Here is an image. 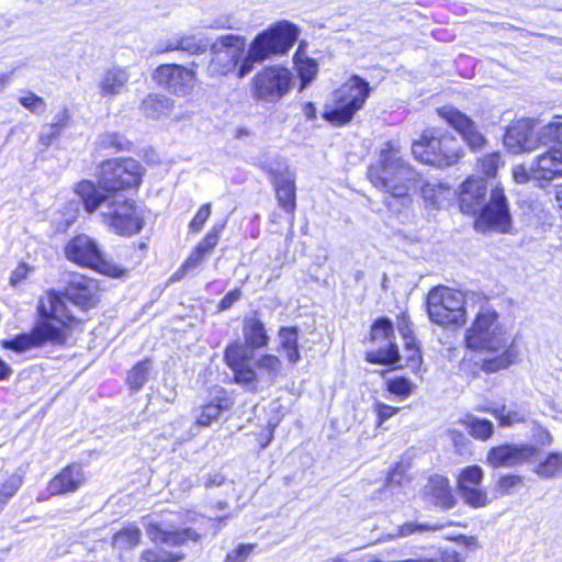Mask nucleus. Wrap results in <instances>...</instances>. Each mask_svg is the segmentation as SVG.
<instances>
[{"label":"nucleus","instance_id":"52","mask_svg":"<svg viewBox=\"0 0 562 562\" xmlns=\"http://www.w3.org/2000/svg\"><path fill=\"white\" fill-rule=\"evenodd\" d=\"M522 479L519 475L507 474L499 477L496 483V493L501 496L510 494L515 488L519 487Z\"/></svg>","mask_w":562,"mask_h":562},{"label":"nucleus","instance_id":"36","mask_svg":"<svg viewBox=\"0 0 562 562\" xmlns=\"http://www.w3.org/2000/svg\"><path fill=\"white\" fill-rule=\"evenodd\" d=\"M533 472L542 479H553L562 475V453L551 452L549 456L538 463Z\"/></svg>","mask_w":562,"mask_h":562},{"label":"nucleus","instance_id":"37","mask_svg":"<svg viewBox=\"0 0 562 562\" xmlns=\"http://www.w3.org/2000/svg\"><path fill=\"white\" fill-rule=\"evenodd\" d=\"M142 531L138 527L130 525L113 537V546L117 550H131L140 542Z\"/></svg>","mask_w":562,"mask_h":562},{"label":"nucleus","instance_id":"23","mask_svg":"<svg viewBox=\"0 0 562 562\" xmlns=\"http://www.w3.org/2000/svg\"><path fill=\"white\" fill-rule=\"evenodd\" d=\"M232 407L231 400L226 396V392L216 387L212 392V396L207 403L198 407L194 412L198 426L206 427L217 420L224 411Z\"/></svg>","mask_w":562,"mask_h":562},{"label":"nucleus","instance_id":"45","mask_svg":"<svg viewBox=\"0 0 562 562\" xmlns=\"http://www.w3.org/2000/svg\"><path fill=\"white\" fill-rule=\"evenodd\" d=\"M182 559L183 554L170 552L160 548L147 549L140 554V560L144 562H178Z\"/></svg>","mask_w":562,"mask_h":562},{"label":"nucleus","instance_id":"17","mask_svg":"<svg viewBox=\"0 0 562 562\" xmlns=\"http://www.w3.org/2000/svg\"><path fill=\"white\" fill-rule=\"evenodd\" d=\"M484 471L479 465H469L458 475L457 485L461 498L471 507L480 508L488 504L487 493L481 487Z\"/></svg>","mask_w":562,"mask_h":562},{"label":"nucleus","instance_id":"50","mask_svg":"<svg viewBox=\"0 0 562 562\" xmlns=\"http://www.w3.org/2000/svg\"><path fill=\"white\" fill-rule=\"evenodd\" d=\"M19 102L29 111L35 114H42L46 110V102L43 98L38 97L32 91L24 92Z\"/></svg>","mask_w":562,"mask_h":562},{"label":"nucleus","instance_id":"56","mask_svg":"<svg viewBox=\"0 0 562 562\" xmlns=\"http://www.w3.org/2000/svg\"><path fill=\"white\" fill-rule=\"evenodd\" d=\"M373 409L378 415L379 426H381L385 420L394 416L400 411L398 407H393L379 401L374 403Z\"/></svg>","mask_w":562,"mask_h":562},{"label":"nucleus","instance_id":"7","mask_svg":"<svg viewBox=\"0 0 562 562\" xmlns=\"http://www.w3.org/2000/svg\"><path fill=\"white\" fill-rule=\"evenodd\" d=\"M412 154L424 164L445 168L459 161L461 148L452 136L437 137L432 131H425L420 138L413 143Z\"/></svg>","mask_w":562,"mask_h":562},{"label":"nucleus","instance_id":"6","mask_svg":"<svg viewBox=\"0 0 562 562\" xmlns=\"http://www.w3.org/2000/svg\"><path fill=\"white\" fill-rule=\"evenodd\" d=\"M65 257L72 263L92 269L111 278H125L128 270L109 260L92 237L80 234L65 246Z\"/></svg>","mask_w":562,"mask_h":562},{"label":"nucleus","instance_id":"47","mask_svg":"<svg viewBox=\"0 0 562 562\" xmlns=\"http://www.w3.org/2000/svg\"><path fill=\"white\" fill-rule=\"evenodd\" d=\"M234 372V380L236 383L255 391L257 389L258 375L256 371L248 366V363L238 366L232 369Z\"/></svg>","mask_w":562,"mask_h":562},{"label":"nucleus","instance_id":"42","mask_svg":"<svg viewBox=\"0 0 562 562\" xmlns=\"http://www.w3.org/2000/svg\"><path fill=\"white\" fill-rule=\"evenodd\" d=\"M151 362L146 359L136 363L127 375V383L132 390L138 391L148 379Z\"/></svg>","mask_w":562,"mask_h":562},{"label":"nucleus","instance_id":"4","mask_svg":"<svg viewBox=\"0 0 562 562\" xmlns=\"http://www.w3.org/2000/svg\"><path fill=\"white\" fill-rule=\"evenodd\" d=\"M368 178L379 190L398 200L402 206L411 203L408 192L417 182V173L406 164L397 144L387 142L378 160L369 167Z\"/></svg>","mask_w":562,"mask_h":562},{"label":"nucleus","instance_id":"54","mask_svg":"<svg viewBox=\"0 0 562 562\" xmlns=\"http://www.w3.org/2000/svg\"><path fill=\"white\" fill-rule=\"evenodd\" d=\"M211 215V203L203 204L189 223V231L191 233H199Z\"/></svg>","mask_w":562,"mask_h":562},{"label":"nucleus","instance_id":"62","mask_svg":"<svg viewBox=\"0 0 562 562\" xmlns=\"http://www.w3.org/2000/svg\"><path fill=\"white\" fill-rule=\"evenodd\" d=\"M241 296V291L239 289H235L228 292L220 302L218 310L226 311L233 306Z\"/></svg>","mask_w":562,"mask_h":562},{"label":"nucleus","instance_id":"8","mask_svg":"<svg viewBox=\"0 0 562 562\" xmlns=\"http://www.w3.org/2000/svg\"><path fill=\"white\" fill-rule=\"evenodd\" d=\"M143 168L132 158L110 159L100 165L98 187L102 193H121L140 184Z\"/></svg>","mask_w":562,"mask_h":562},{"label":"nucleus","instance_id":"13","mask_svg":"<svg viewBox=\"0 0 562 562\" xmlns=\"http://www.w3.org/2000/svg\"><path fill=\"white\" fill-rule=\"evenodd\" d=\"M474 227L477 232L494 231L506 234L512 228V216L503 189L495 188L488 203L480 210Z\"/></svg>","mask_w":562,"mask_h":562},{"label":"nucleus","instance_id":"18","mask_svg":"<svg viewBox=\"0 0 562 562\" xmlns=\"http://www.w3.org/2000/svg\"><path fill=\"white\" fill-rule=\"evenodd\" d=\"M224 227V223L214 224L205 237L190 252L180 268L171 276L170 281H179L188 273L196 270L218 244Z\"/></svg>","mask_w":562,"mask_h":562},{"label":"nucleus","instance_id":"1","mask_svg":"<svg viewBox=\"0 0 562 562\" xmlns=\"http://www.w3.org/2000/svg\"><path fill=\"white\" fill-rule=\"evenodd\" d=\"M467 348L486 353L482 370L494 373L506 370L518 359L516 339L501 324L496 311L482 307L464 335Z\"/></svg>","mask_w":562,"mask_h":562},{"label":"nucleus","instance_id":"27","mask_svg":"<svg viewBox=\"0 0 562 562\" xmlns=\"http://www.w3.org/2000/svg\"><path fill=\"white\" fill-rule=\"evenodd\" d=\"M485 181L477 178L467 179L460 192V210L467 214H477L481 210L482 202L486 195Z\"/></svg>","mask_w":562,"mask_h":562},{"label":"nucleus","instance_id":"51","mask_svg":"<svg viewBox=\"0 0 562 562\" xmlns=\"http://www.w3.org/2000/svg\"><path fill=\"white\" fill-rule=\"evenodd\" d=\"M501 165V155L498 153H492L485 155L477 161L479 170L484 173L486 177H494L496 175V170Z\"/></svg>","mask_w":562,"mask_h":562},{"label":"nucleus","instance_id":"12","mask_svg":"<svg viewBox=\"0 0 562 562\" xmlns=\"http://www.w3.org/2000/svg\"><path fill=\"white\" fill-rule=\"evenodd\" d=\"M294 83L292 72L281 66L261 69L252 79V97L265 102H277L290 92Z\"/></svg>","mask_w":562,"mask_h":562},{"label":"nucleus","instance_id":"14","mask_svg":"<svg viewBox=\"0 0 562 562\" xmlns=\"http://www.w3.org/2000/svg\"><path fill=\"white\" fill-rule=\"evenodd\" d=\"M99 292V283L97 280L82 274H75L68 282L65 294L57 293V295L65 302V313L72 316V319L69 321V325L67 326V331L76 323L77 319V317L69 310L68 304L71 303L81 310H89L98 304L100 300ZM54 293L56 294V292Z\"/></svg>","mask_w":562,"mask_h":562},{"label":"nucleus","instance_id":"48","mask_svg":"<svg viewBox=\"0 0 562 562\" xmlns=\"http://www.w3.org/2000/svg\"><path fill=\"white\" fill-rule=\"evenodd\" d=\"M98 146L104 149L125 150L130 148V142L119 133L108 132L99 136Z\"/></svg>","mask_w":562,"mask_h":562},{"label":"nucleus","instance_id":"64","mask_svg":"<svg viewBox=\"0 0 562 562\" xmlns=\"http://www.w3.org/2000/svg\"><path fill=\"white\" fill-rule=\"evenodd\" d=\"M456 540L470 550L480 548L477 538L473 536H459Z\"/></svg>","mask_w":562,"mask_h":562},{"label":"nucleus","instance_id":"30","mask_svg":"<svg viewBox=\"0 0 562 562\" xmlns=\"http://www.w3.org/2000/svg\"><path fill=\"white\" fill-rule=\"evenodd\" d=\"M459 423L476 440L486 441L494 434V425L491 420L479 418L473 414L464 415Z\"/></svg>","mask_w":562,"mask_h":562},{"label":"nucleus","instance_id":"49","mask_svg":"<svg viewBox=\"0 0 562 562\" xmlns=\"http://www.w3.org/2000/svg\"><path fill=\"white\" fill-rule=\"evenodd\" d=\"M256 367L266 373L270 380L278 376L281 369V361L273 355H263L256 361Z\"/></svg>","mask_w":562,"mask_h":562},{"label":"nucleus","instance_id":"15","mask_svg":"<svg viewBox=\"0 0 562 562\" xmlns=\"http://www.w3.org/2000/svg\"><path fill=\"white\" fill-rule=\"evenodd\" d=\"M195 63H192L191 68L178 64L160 65L155 69L153 79L159 87L170 93L187 97L192 92L195 85Z\"/></svg>","mask_w":562,"mask_h":562},{"label":"nucleus","instance_id":"35","mask_svg":"<svg viewBox=\"0 0 562 562\" xmlns=\"http://www.w3.org/2000/svg\"><path fill=\"white\" fill-rule=\"evenodd\" d=\"M279 344L291 363H296L300 360L297 329L295 327H282L279 331Z\"/></svg>","mask_w":562,"mask_h":562},{"label":"nucleus","instance_id":"40","mask_svg":"<svg viewBox=\"0 0 562 562\" xmlns=\"http://www.w3.org/2000/svg\"><path fill=\"white\" fill-rule=\"evenodd\" d=\"M541 136L544 140V147L562 148V117L557 116L553 121L541 126Z\"/></svg>","mask_w":562,"mask_h":562},{"label":"nucleus","instance_id":"43","mask_svg":"<svg viewBox=\"0 0 562 562\" xmlns=\"http://www.w3.org/2000/svg\"><path fill=\"white\" fill-rule=\"evenodd\" d=\"M224 358L226 364L231 369H234L237 368L238 366L248 363L250 355L248 349L244 345L239 342H234L227 346Z\"/></svg>","mask_w":562,"mask_h":562},{"label":"nucleus","instance_id":"46","mask_svg":"<svg viewBox=\"0 0 562 562\" xmlns=\"http://www.w3.org/2000/svg\"><path fill=\"white\" fill-rule=\"evenodd\" d=\"M385 385L390 393L402 398L408 397L416 387L409 379L403 376L387 379Z\"/></svg>","mask_w":562,"mask_h":562},{"label":"nucleus","instance_id":"20","mask_svg":"<svg viewBox=\"0 0 562 562\" xmlns=\"http://www.w3.org/2000/svg\"><path fill=\"white\" fill-rule=\"evenodd\" d=\"M439 115L452 126L472 149H481L485 144V137L477 130L476 124L464 113L453 106H442Z\"/></svg>","mask_w":562,"mask_h":562},{"label":"nucleus","instance_id":"11","mask_svg":"<svg viewBox=\"0 0 562 562\" xmlns=\"http://www.w3.org/2000/svg\"><path fill=\"white\" fill-rule=\"evenodd\" d=\"M296 38L297 29L286 21L280 22L254 38L249 45L251 58L263 61L273 55L284 54Z\"/></svg>","mask_w":562,"mask_h":562},{"label":"nucleus","instance_id":"2","mask_svg":"<svg viewBox=\"0 0 562 562\" xmlns=\"http://www.w3.org/2000/svg\"><path fill=\"white\" fill-rule=\"evenodd\" d=\"M88 214L97 213L101 223L121 236L138 234L145 225V211L123 193H102L92 181H81L75 188Z\"/></svg>","mask_w":562,"mask_h":562},{"label":"nucleus","instance_id":"21","mask_svg":"<svg viewBox=\"0 0 562 562\" xmlns=\"http://www.w3.org/2000/svg\"><path fill=\"white\" fill-rule=\"evenodd\" d=\"M393 326L389 319L376 321L371 328L372 341H385L386 348H380L367 353V360L371 363L395 364L400 360L397 347L391 341Z\"/></svg>","mask_w":562,"mask_h":562},{"label":"nucleus","instance_id":"5","mask_svg":"<svg viewBox=\"0 0 562 562\" xmlns=\"http://www.w3.org/2000/svg\"><path fill=\"white\" fill-rule=\"evenodd\" d=\"M369 82L359 76L350 77L325 103L323 117L335 126L349 123L370 95Z\"/></svg>","mask_w":562,"mask_h":562},{"label":"nucleus","instance_id":"55","mask_svg":"<svg viewBox=\"0 0 562 562\" xmlns=\"http://www.w3.org/2000/svg\"><path fill=\"white\" fill-rule=\"evenodd\" d=\"M239 21L229 14H222L213 19L207 25L214 30H240Z\"/></svg>","mask_w":562,"mask_h":562},{"label":"nucleus","instance_id":"3","mask_svg":"<svg viewBox=\"0 0 562 562\" xmlns=\"http://www.w3.org/2000/svg\"><path fill=\"white\" fill-rule=\"evenodd\" d=\"M66 305L61 297L47 292L40 301L38 313L42 321L29 334H22L13 339L3 340V348L15 352H25L44 344H64L67 339V326L72 319L65 313Z\"/></svg>","mask_w":562,"mask_h":562},{"label":"nucleus","instance_id":"53","mask_svg":"<svg viewBox=\"0 0 562 562\" xmlns=\"http://www.w3.org/2000/svg\"><path fill=\"white\" fill-rule=\"evenodd\" d=\"M254 544L240 543L227 552L224 562H246L254 552Z\"/></svg>","mask_w":562,"mask_h":562},{"label":"nucleus","instance_id":"61","mask_svg":"<svg viewBox=\"0 0 562 562\" xmlns=\"http://www.w3.org/2000/svg\"><path fill=\"white\" fill-rule=\"evenodd\" d=\"M406 352V366L413 370H418L422 364V356L418 347H409Z\"/></svg>","mask_w":562,"mask_h":562},{"label":"nucleus","instance_id":"10","mask_svg":"<svg viewBox=\"0 0 562 562\" xmlns=\"http://www.w3.org/2000/svg\"><path fill=\"white\" fill-rule=\"evenodd\" d=\"M211 58L206 66V74L211 78H220L232 72L241 59L246 38L238 34H224L217 36L209 46Z\"/></svg>","mask_w":562,"mask_h":562},{"label":"nucleus","instance_id":"31","mask_svg":"<svg viewBox=\"0 0 562 562\" xmlns=\"http://www.w3.org/2000/svg\"><path fill=\"white\" fill-rule=\"evenodd\" d=\"M173 108V101L160 94L147 95L140 105V110L145 116L150 119H160L168 115Z\"/></svg>","mask_w":562,"mask_h":562},{"label":"nucleus","instance_id":"19","mask_svg":"<svg viewBox=\"0 0 562 562\" xmlns=\"http://www.w3.org/2000/svg\"><path fill=\"white\" fill-rule=\"evenodd\" d=\"M537 453L532 445L504 443L490 449L486 462L493 468H513L531 460Z\"/></svg>","mask_w":562,"mask_h":562},{"label":"nucleus","instance_id":"34","mask_svg":"<svg viewBox=\"0 0 562 562\" xmlns=\"http://www.w3.org/2000/svg\"><path fill=\"white\" fill-rule=\"evenodd\" d=\"M422 194L426 202L439 209L449 200L451 190L447 184L429 181L423 186Z\"/></svg>","mask_w":562,"mask_h":562},{"label":"nucleus","instance_id":"24","mask_svg":"<svg viewBox=\"0 0 562 562\" xmlns=\"http://www.w3.org/2000/svg\"><path fill=\"white\" fill-rule=\"evenodd\" d=\"M86 482V474L80 464L74 463L63 469L48 484L52 495L76 492Z\"/></svg>","mask_w":562,"mask_h":562},{"label":"nucleus","instance_id":"16","mask_svg":"<svg viewBox=\"0 0 562 562\" xmlns=\"http://www.w3.org/2000/svg\"><path fill=\"white\" fill-rule=\"evenodd\" d=\"M504 144L513 154L535 151L544 147L541 127L536 130L533 122L529 119L518 120L507 128Z\"/></svg>","mask_w":562,"mask_h":562},{"label":"nucleus","instance_id":"58","mask_svg":"<svg viewBox=\"0 0 562 562\" xmlns=\"http://www.w3.org/2000/svg\"><path fill=\"white\" fill-rule=\"evenodd\" d=\"M513 178L517 183H527L528 181L533 180L531 165L528 168L522 165L515 166L513 168Z\"/></svg>","mask_w":562,"mask_h":562},{"label":"nucleus","instance_id":"63","mask_svg":"<svg viewBox=\"0 0 562 562\" xmlns=\"http://www.w3.org/2000/svg\"><path fill=\"white\" fill-rule=\"evenodd\" d=\"M261 61H262L261 59L251 58L250 48L248 47L247 55L243 59V61L238 68V72H237L238 78H244L246 75H248L252 70L255 63H261Z\"/></svg>","mask_w":562,"mask_h":562},{"label":"nucleus","instance_id":"33","mask_svg":"<svg viewBox=\"0 0 562 562\" xmlns=\"http://www.w3.org/2000/svg\"><path fill=\"white\" fill-rule=\"evenodd\" d=\"M294 63L301 78V90L314 80L318 71V64L315 59L310 58L302 46L295 53Z\"/></svg>","mask_w":562,"mask_h":562},{"label":"nucleus","instance_id":"32","mask_svg":"<svg viewBox=\"0 0 562 562\" xmlns=\"http://www.w3.org/2000/svg\"><path fill=\"white\" fill-rule=\"evenodd\" d=\"M243 333L246 344L252 348L265 347L268 344V336L265 325L256 317H246L244 319Z\"/></svg>","mask_w":562,"mask_h":562},{"label":"nucleus","instance_id":"57","mask_svg":"<svg viewBox=\"0 0 562 562\" xmlns=\"http://www.w3.org/2000/svg\"><path fill=\"white\" fill-rule=\"evenodd\" d=\"M171 50H180V34L170 38L161 40L156 46V52L159 54L168 53Z\"/></svg>","mask_w":562,"mask_h":562},{"label":"nucleus","instance_id":"41","mask_svg":"<svg viewBox=\"0 0 562 562\" xmlns=\"http://www.w3.org/2000/svg\"><path fill=\"white\" fill-rule=\"evenodd\" d=\"M481 411L491 413L495 418H497L499 425L503 427L525 422V415L520 411L512 409L506 406L495 407L492 409L482 408Z\"/></svg>","mask_w":562,"mask_h":562},{"label":"nucleus","instance_id":"9","mask_svg":"<svg viewBox=\"0 0 562 562\" xmlns=\"http://www.w3.org/2000/svg\"><path fill=\"white\" fill-rule=\"evenodd\" d=\"M464 304V294L447 286H437L427 296L429 318L441 326L463 324L465 322Z\"/></svg>","mask_w":562,"mask_h":562},{"label":"nucleus","instance_id":"60","mask_svg":"<svg viewBox=\"0 0 562 562\" xmlns=\"http://www.w3.org/2000/svg\"><path fill=\"white\" fill-rule=\"evenodd\" d=\"M31 267L27 266L26 263H20L15 270L12 272L11 277H10V283L12 285H18L20 284L23 280L26 279V277L29 276V273L31 272Z\"/></svg>","mask_w":562,"mask_h":562},{"label":"nucleus","instance_id":"59","mask_svg":"<svg viewBox=\"0 0 562 562\" xmlns=\"http://www.w3.org/2000/svg\"><path fill=\"white\" fill-rule=\"evenodd\" d=\"M68 119H69V116H68L67 110H64L63 112L58 113L54 117V122L50 125L52 133L48 138L56 137L59 134L60 130L67 125ZM49 140L50 139H48V142Z\"/></svg>","mask_w":562,"mask_h":562},{"label":"nucleus","instance_id":"22","mask_svg":"<svg viewBox=\"0 0 562 562\" xmlns=\"http://www.w3.org/2000/svg\"><path fill=\"white\" fill-rule=\"evenodd\" d=\"M533 181L550 183L562 178V148L551 146L531 161Z\"/></svg>","mask_w":562,"mask_h":562},{"label":"nucleus","instance_id":"26","mask_svg":"<svg viewBox=\"0 0 562 562\" xmlns=\"http://www.w3.org/2000/svg\"><path fill=\"white\" fill-rule=\"evenodd\" d=\"M130 74L126 68L113 66L103 70L97 87L102 98L112 99L123 93L127 88Z\"/></svg>","mask_w":562,"mask_h":562},{"label":"nucleus","instance_id":"25","mask_svg":"<svg viewBox=\"0 0 562 562\" xmlns=\"http://www.w3.org/2000/svg\"><path fill=\"white\" fill-rule=\"evenodd\" d=\"M147 535L149 539L155 543H161L172 547L182 546L189 540L198 541L200 536L187 528V529H173L171 526H162L158 524H150L147 527Z\"/></svg>","mask_w":562,"mask_h":562},{"label":"nucleus","instance_id":"44","mask_svg":"<svg viewBox=\"0 0 562 562\" xmlns=\"http://www.w3.org/2000/svg\"><path fill=\"white\" fill-rule=\"evenodd\" d=\"M442 525H428V524H416V522H406L400 527L396 528L395 532L389 533L386 536L387 539H397V538H405L408 536H412L416 532H423V531H436L442 529Z\"/></svg>","mask_w":562,"mask_h":562},{"label":"nucleus","instance_id":"28","mask_svg":"<svg viewBox=\"0 0 562 562\" xmlns=\"http://www.w3.org/2000/svg\"><path fill=\"white\" fill-rule=\"evenodd\" d=\"M279 205L288 213L293 214L295 202V175L288 168L283 171H271Z\"/></svg>","mask_w":562,"mask_h":562},{"label":"nucleus","instance_id":"29","mask_svg":"<svg viewBox=\"0 0 562 562\" xmlns=\"http://www.w3.org/2000/svg\"><path fill=\"white\" fill-rule=\"evenodd\" d=\"M423 495L429 503L445 509L452 508L457 499L453 496L449 482L443 476H431L424 486Z\"/></svg>","mask_w":562,"mask_h":562},{"label":"nucleus","instance_id":"39","mask_svg":"<svg viewBox=\"0 0 562 562\" xmlns=\"http://www.w3.org/2000/svg\"><path fill=\"white\" fill-rule=\"evenodd\" d=\"M22 485V475L19 473H0V505H4Z\"/></svg>","mask_w":562,"mask_h":562},{"label":"nucleus","instance_id":"38","mask_svg":"<svg viewBox=\"0 0 562 562\" xmlns=\"http://www.w3.org/2000/svg\"><path fill=\"white\" fill-rule=\"evenodd\" d=\"M209 46L207 37L202 34H180V50L190 55H202L209 49Z\"/></svg>","mask_w":562,"mask_h":562}]
</instances>
